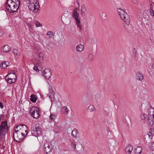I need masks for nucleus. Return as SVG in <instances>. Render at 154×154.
<instances>
[{
	"label": "nucleus",
	"instance_id": "nucleus-1",
	"mask_svg": "<svg viewBox=\"0 0 154 154\" xmlns=\"http://www.w3.org/2000/svg\"><path fill=\"white\" fill-rule=\"evenodd\" d=\"M26 5L30 11L34 12H37L39 8L38 1L37 0H27Z\"/></svg>",
	"mask_w": 154,
	"mask_h": 154
},
{
	"label": "nucleus",
	"instance_id": "nucleus-2",
	"mask_svg": "<svg viewBox=\"0 0 154 154\" xmlns=\"http://www.w3.org/2000/svg\"><path fill=\"white\" fill-rule=\"evenodd\" d=\"M6 9L8 11L11 13H13L16 11L19 6L14 3H12L10 0H7L6 4Z\"/></svg>",
	"mask_w": 154,
	"mask_h": 154
},
{
	"label": "nucleus",
	"instance_id": "nucleus-3",
	"mask_svg": "<svg viewBox=\"0 0 154 154\" xmlns=\"http://www.w3.org/2000/svg\"><path fill=\"white\" fill-rule=\"evenodd\" d=\"M8 126L7 122H3L0 126V139H3L5 138L6 133L8 132Z\"/></svg>",
	"mask_w": 154,
	"mask_h": 154
},
{
	"label": "nucleus",
	"instance_id": "nucleus-4",
	"mask_svg": "<svg viewBox=\"0 0 154 154\" xmlns=\"http://www.w3.org/2000/svg\"><path fill=\"white\" fill-rule=\"evenodd\" d=\"M117 11L119 14L120 16L121 19L127 25L130 23V20L129 16L125 13V11L120 8L117 9Z\"/></svg>",
	"mask_w": 154,
	"mask_h": 154
},
{
	"label": "nucleus",
	"instance_id": "nucleus-5",
	"mask_svg": "<svg viewBox=\"0 0 154 154\" xmlns=\"http://www.w3.org/2000/svg\"><path fill=\"white\" fill-rule=\"evenodd\" d=\"M42 129L41 126L38 124H37L33 126L31 131L32 135L37 137L38 136L41 134Z\"/></svg>",
	"mask_w": 154,
	"mask_h": 154
},
{
	"label": "nucleus",
	"instance_id": "nucleus-6",
	"mask_svg": "<svg viewBox=\"0 0 154 154\" xmlns=\"http://www.w3.org/2000/svg\"><path fill=\"white\" fill-rule=\"evenodd\" d=\"M28 129L26 126L23 124L19 125L16 126V128L14 130V131L21 132L22 134V132L25 131L26 133V135H27Z\"/></svg>",
	"mask_w": 154,
	"mask_h": 154
},
{
	"label": "nucleus",
	"instance_id": "nucleus-7",
	"mask_svg": "<svg viewBox=\"0 0 154 154\" xmlns=\"http://www.w3.org/2000/svg\"><path fill=\"white\" fill-rule=\"evenodd\" d=\"M30 115L33 118L37 119L40 116L39 110L37 107H32L30 110Z\"/></svg>",
	"mask_w": 154,
	"mask_h": 154
},
{
	"label": "nucleus",
	"instance_id": "nucleus-8",
	"mask_svg": "<svg viewBox=\"0 0 154 154\" xmlns=\"http://www.w3.org/2000/svg\"><path fill=\"white\" fill-rule=\"evenodd\" d=\"M52 149L53 146L51 143L46 142L45 143L44 146V151L46 154H48V153L51 151Z\"/></svg>",
	"mask_w": 154,
	"mask_h": 154
},
{
	"label": "nucleus",
	"instance_id": "nucleus-9",
	"mask_svg": "<svg viewBox=\"0 0 154 154\" xmlns=\"http://www.w3.org/2000/svg\"><path fill=\"white\" fill-rule=\"evenodd\" d=\"M22 132L14 131L13 133V137L15 140L17 142L20 141L23 139L21 136Z\"/></svg>",
	"mask_w": 154,
	"mask_h": 154
},
{
	"label": "nucleus",
	"instance_id": "nucleus-10",
	"mask_svg": "<svg viewBox=\"0 0 154 154\" xmlns=\"http://www.w3.org/2000/svg\"><path fill=\"white\" fill-rule=\"evenodd\" d=\"M43 74L46 79H48L51 76V72L49 68H47L44 70Z\"/></svg>",
	"mask_w": 154,
	"mask_h": 154
},
{
	"label": "nucleus",
	"instance_id": "nucleus-11",
	"mask_svg": "<svg viewBox=\"0 0 154 154\" xmlns=\"http://www.w3.org/2000/svg\"><path fill=\"white\" fill-rule=\"evenodd\" d=\"M11 50V47L8 45H5L2 47L1 50L2 51L5 53H7L9 52Z\"/></svg>",
	"mask_w": 154,
	"mask_h": 154
},
{
	"label": "nucleus",
	"instance_id": "nucleus-12",
	"mask_svg": "<svg viewBox=\"0 0 154 154\" xmlns=\"http://www.w3.org/2000/svg\"><path fill=\"white\" fill-rule=\"evenodd\" d=\"M133 149V147L131 146L130 145H127L125 149L126 154H131Z\"/></svg>",
	"mask_w": 154,
	"mask_h": 154
},
{
	"label": "nucleus",
	"instance_id": "nucleus-13",
	"mask_svg": "<svg viewBox=\"0 0 154 154\" xmlns=\"http://www.w3.org/2000/svg\"><path fill=\"white\" fill-rule=\"evenodd\" d=\"M72 135L75 138H79L80 135L78 131L76 129H74L72 132Z\"/></svg>",
	"mask_w": 154,
	"mask_h": 154
},
{
	"label": "nucleus",
	"instance_id": "nucleus-14",
	"mask_svg": "<svg viewBox=\"0 0 154 154\" xmlns=\"http://www.w3.org/2000/svg\"><path fill=\"white\" fill-rule=\"evenodd\" d=\"M8 76V75H7L5 77V79L6 81L10 84H12L14 83L16 80L14 79V78L12 79L11 78H7Z\"/></svg>",
	"mask_w": 154,
	"mask_h": 154
},
{
	"label": "nucleus",
	"instance_id": "nucleus-15",
	"mask_svg": "<svg viewBox=\"0 0 154 154\" xmlns=\"http://www.w3.org/2000/svg\"><path fill=\"white\" fill-rule=\"evenodd\" d=\"M136 78L137 80L141 81L143 79V76L142 73L139 71L136 73Z\"/></svg>",
	"mask_w": 154,
	"mask_h": 154
},
{
	"label": "nucleus",
	"instance_id": "nucleus-16",
	"mask_svg": "<svg viewBox=\"0 0 154 154\" xmlns=\"http://www.w3.org/2000/svg\"><path fill=\"white\" fill-rule=\"evenodd\" d=\"M75 23L77 26L79 28V30L81 31L82 30V23L79 19H75Z\"/></svg>",
	"mask_w": 154,
	"mask_h": 154
},
{
	"label": "nucleus",
	"instance_id": "nucleus-17",
	"mask_svg": "<svg viewBox=\"0 0 154 154\" xmlns=\"http://www.w3.org/2000/svg\"><path fill=\"white\" fill-rule=\"evenodd\" d=\"M78 8H75L73 11V16L75 20L78 19L79 17V14L77 12Z\"/></svg>",
	"mask_w": 154,
	"mask_h": 154
},
{
	"label": "nucleus",
	"instance_id": "nucleus-18",
	"mask_svg": "<svg viewBox=\"0 0 154 154\" xmlns=\"http://www.w3.org/2000/svg\"><path fill=\"white\" fill-rule=\"evenodd\" d=\"M69 111V110L66 106L62 107L61 109L62 113L64 114H67Z\"/></svg>",
	"mask_w": 154,
	"mask_h": 154
},
{
	"label": "nucleus",
	"instance_id": "nucleus-19",
	"mask_svg": "<svg viewBox=\"0 0 154 154\" xmlns=\"http://www.w3.org/2000/svg\"><path fill=\"white\" fill-rule=\"evenodd\" d=\"M37 61L41 63H42L43 62V54L42 53L39 54Z\"/></svg>",
	"mask_w": 154,
	"mask_h": 154
},
{
	"label": "nucleus",
	"instance_id": "nucleus-20",
	"mask_svg": "<svg viewBox=\"0 0 154 154\" xmlns=\"http://www.w3.org/2000/svg\"><path fill=\"white\" fill-rule=\"evenodd\" d=\"M9 63L8 61L3 62L0 65V67L2 69H5L8 66Z\"/></svg>",
	"mask_w": 154,
	"mask_h": 154
},
{
	"label": "nucleus",
	"instance_id": "nucleus-21",
	"mask_svg": "<svg viewBox=\"0 0 154 154\" xmlns=\"http://www.w3.org/2000/svg\"><path fill=\"white\" fill-rule=\"evenodd\" d=\"M84 49V46L83 45L80 44L77 45L76 47V49L78 52H81Z\"/></svg>",
	"mask_w": 154,
	"mask_h": 154
},
{
	"label": "nucleus",
	"instance_id": "nucleus-22",
	"mask_svg": "<svg viewBox=\"0 0 154 154\" xmlns=\"http://www.w3.org/2000/svg\"><path fill=\"white\" fill-rule=\"evenodd\" d=\"M8 76L7 78H14L15 80H17V76L14 72L10 73L8 74Z\"/></svg>",
	"mask_w": 154,
	"mask_h": 154
},
{
	"label": "nucleus",
	"instance_id": "nucleus-23",
	"mask_svg": "<svg viewBox=\"0 0 154 154\" xmlns=\"http://www.w3.org/2000/svg\"><path fill=\"white\" fill-rule=\"evenodd\" d=\"M148 113L149 115H152L154 114V108L152 106H150L148 109Z\"/></svg>",
	"mask_w": 154,
	"mask_h": 154
},
{
	"label": "nucleus",
	"instance_id": "nucleus-24",
	"mask_svg": "<svg viewBox=\"0 0 154 154\" xmlns=\"http://www.w3.org/2000/svg\"><path fill=\"white\" fill-rule=\"evenodd\" d=\"M37 99V97L36 95L32 94L30 96V100L33 103L35 102Z\"/></svg>",
	"mask_w": 154,
	"mask_h": 154
},
{
	"label": "nucleus",
	"instance_id": "nucleus-25",
	"mask_svg": "<svg viewBox=\"0 0 154 154\" xmlns=\"http://www.w3.org/2000/svg\"><path fill=\"white\" fill-rule=\"evenodd\" d=\"M38 42H35L34 44V48L37 51L40 49V45L39 44Z\"/></svg>",
	"mask_w": 154,
	"mask_h": 154
},
{
	"label": "nucleus",
	"instance_id": "nucleus-26",
	"mask_svg": "<svg viewBox=\"0 0 154 154\" xmlns=\"http://www.w3.org/2000/svg\"><path fill=\"white\" fill-rule=\"evenodd\" d=\"M154 123L152 119L149 118L147 120V124L150 127H152Z\"/></svg>",
	"mask_w": 154,
	"mask_h": 154
},
{
	"label": "nucleus",
	"instance_id": "nucleus-27",
	"mask_svg": "<svg viewBox=\"0 0 154 154\" xmlns=\"http://www.w3.org/2000/svg\"><path fill=\"white\" fill-rule=\"evenodd\" d=\"M88 111L89 112H92L94 110H95L96 109L93 105H90L87 108Z\"/></svg>",
	"mask_w": 154,
	"mask_h": 154
},
{
	"label": "nucleus",
	"instance_id": "nucleus-28",
	"mask_svg": "<svg viewBox=\"0 0 154 154\" xmlns=\"http://www.w3.org/2000/svg\"><path fill=\"white\" fill-rule=\"evenodd\" d=\"M75 143V140H73L72 142H71V146L72 149L79 151V150L78 149H76V145Z\"/></svg>",
	"mask_w": 154,
	"mask_h": 154
},
{
	"label": "nucleus",
	"instance_id": "nucleus-29",
	"mask_svg": "<svg viewBox=\"0 0 154 154\" xmlns=\"http://www.w3.org/2000/svg\"><path fill=\"white\" fill-rule=\"evenodd\" d=\"M142 149L141 146H138L136 149L135 152L136 154H140L142 152Z\"/></svg>",
	"mask_w": 154,
	"mask_h": 154
},
{
	"label": "nucleus",
	"instance_id": "nucleus-30",
	"mask_svg": "<svg viewBox=\"0 0 154 154\" xmlns=\"http://www.w3.org/2000/svg\"><path fill=\"white\" fill-rule=\"evenodd\" d=\"M47 35L49 36V37L50 38H53L54 35L53 32L51 31H48L47 33Z\"/></svg>",
	"mask_w": 154,
	"mask_h": 154
},
{
	"label": "nucleus",
	"instance_id": "nucleus-31",
	"mask_svg": "<svg viewBox=\"0 0 154 154\" xmlns=\"http://www.w3.org/2000/svg\"><path fill=\"white\" fill-rule=\"evenodd\" d=\"M13 53L14 56H17L20 54V53L17 49H14L13 50Z\"/></svg>",
	"mask_w": 154,
	"mask_h": 154
},
{
	"label": "nucleus",
	"instance_id": "nucleus-32",
	"mask_svg": "<svg viewBox=\"0 0 154 154\" xmlns=\"http://www.w3.org/2000/svg\"><path fill=\"white\" fill-rule=\"evenodd\" d=\"M94 59V56L92 54H90L88 57V59L89 61H92Z\"/></svg>",
	"mask_w": 154,
	"mask_h": 154
},
{
	"label": "nucleus",
	"instance_id": "nucleus-33",
	"mask_svg": "<svg viewBox=\"0 0 154 154\" xmlns=\"http://www.w3.org/2000/svg\"><path fill=\"white\" fill-rule=\"evenodd\" d=\"M10 1L11 2L12 1V3H14L17 5H20V1L19 0H10Z\"/></svg>",
	"mask_w": 154,
	"mask_h": 154
},
{
	"label": "nucleus",
	"instance_id": "nucleus-34",
	"mask_svg": "<svg viewBox=\"0 0 154 154\" xmlns=\"http://www.w3.org/2000/svg\"><path fill=\"white\" fill-rule=\"evenodd\" d=\"M137 55V51L135 48H134L133 50V56L135 58H136V56Z\"/></svg>",
	"mask_w": 154,
	"mask_h": 154
},
{
	"label": "nucleus",
	"instance_id": "nucleus-35",
	"mask_svg": "<svg viewBox=\"0 0 154 154\" xmlns=\"http://www.w3.org/2000/svg\"><path fill=\"white\" fill-rule=\"evenodd\" d=\"M81 11H82L81 14L82 15L86 11V9L84 6L81 7Z\"/></svg>",
	"mask_w": 154,
	"mask_h": 154
},
{
	"label": "nucleus",
	"instance_id": "nucleus-36",
	"mask_svg": "<svg viewBox=\"0 0 154 154\" xmlns=\"http://www.w3.org/2000/svg\"><path fill=\"white\" fill-rule=\"evenodd\" d=\"M147 115L145 114H142L140 115V117L141 119L144 120L146 119Z\"/></svg>",
	"mask_w": 154,
	"mask_h": 154
},
{
	"label": "nucleus",
	"instance_id": "nucleus-37",
	"mask_svg": "<svg viewBox=\"0 0 154 154\" xmlns=\"http://www.w3.org/2000/svg\"><path fill=\"white\" fill-rule=\"evenodd\" d=\"M34 23L35 24L36 26L37 27H39L41 26L40 23L39 22L37 21H35L34 22Z\"/></svg>",
	"mask_w": 154,
	"mask_h": 154
},
{
	"label": "nucleus",
	"instance_id": "nucleus-38",
	"mask_svg": "<svg viewBox=\"0 0 154 154\" xmlns=\"http://www.w3.org/2000/svg\"><path fill=\"white\" fill-rule=\"evenodd\" d=\"M50 118L51 119L54 120L55 119L56 116L54 114H51L50 115Z\"/></svg>",
	"mask_w": 154,
	"mask_h": 154
},
{
	"label": "nucleus",
	"instance_id": "nucleus-39",
	"mask_svg": "<svg viewBox=\"0 0 154 154\" xmlns=\"http://www.w3.org/2000/svg\"><path fill=\"white\" fill-rule=\"evenodd\" d=\"M150 13L152 16H154V11L152 9H150Z\"/></svg>",
	"mask_w": 154,
	"mask_h": 154
},
{
	"label": "nucleus",
	"instance_id": "nucleus-40",
	"mask_svg": "<svg viewBox=\"0 0 154 154\" xmlns=\"http://www.w3.org/2000/svg\"><path fill=\"white\" fill-rule=\"evenodd\" d=\"M131 1L135 5H137L138 4V0H131Z\"/></svg>",
	"mask_w": 154,
	"mask_h": 154
},
{
	"label": "nucleus",
	"instance_id": "nucleus-41",
	"mask_svg": "<svg viewBox=\"0 0 154 154\" xmlns=\"http://www.w3.org/2000/svg\"><path fill=\"white\" fill-rule=\"evenodd\" d=\"M49 92L50 93H51L52 94H53V90L51 87H49Z\"/></svg>",
	"mask_w": 154,
	"mask_h": 154
},
{
	"label": "nucleus",
	"instance_id": "nucleus-42",
	"mask_svg": "<svg viewBox=\"0 0 154 154\" xmlns=\"http://www.w3.org/2000/svg\"><path fill=\"white\" fill-rule=\"evenodd\" d=\"M150 149L151 150H153L154 149V142H153L151 146L150 147Z\"/></svg>",
	"mask_w": 154,
	"mask_h": 154
},
{
	"label": "nucleus",
	"instance_id": "nucleus-43",
	"mask_svg": "<svg viewBox=\"0 0 154 154\" xmlns=\"http://www.w3.org/2000/svg\"><path fill=\"white\" fill-rule=\"evenodd\" d=\"M33 69L34 70H35V71H39V70L38 69V67L37 66H35L33 68Z\"/></svg>",
	"mask_w": 154,
	"mask_h": 154
},
{
	"label": "nucleus",
	"instance_id": "nucleus-44",
	"mask_svg": "<svg viewBox=\"0 0 154 154\" xmlns=\"http://www.w3.org/2000/svg\"><path fill=\"white\" fill-rule=\"evenodd\" d=\"M149 136V138L150 139V140H151L152 137V134L150 133H149V134H148Z\"/></svg>",
	"mask_w": 154,
	"mask_h": 154
},
{
	"label": "nucleus",
	"instance_id": "nucleus-45",
	"mask_svg": "<svg viewBox=\"0 0 154 154\" xmlns=\"http://www.w3.org/2000/svg\"><path fill=\"white\" fill-rule=\"evenodd\" d=\"M25 131L22 132V134H21V136H22L23 138L26 135H25V134L24 133Z\"/></svg>",
	"mask_w": 154,
	"mask_h": 154
},
{
	"label": "nucleus",
	"instance_id": "nucleus-46",
	"mask_svg": "<svg viewBox=\"0 0 154 154\" xmlns=\"http://www.w3.org/2000/svg\"><path fill=\"white\" fill-rule=\"evenodd\" d=\"M0 106L1 109H3L4 107V106L2 103L1 102H0Z\"/></svg>",
	"mask_w": 154,
	"mask_h": 154
},
{
	"label": "nucleus",
	"instance_id": "nucleus-47",
	"mask_svg": "<svg viewBox=\"0 0 154 154\" xmlns=\"http://www.w3.org/2000/svg\"><path fill=\"white\" fill-rule=\"evenodd\" d=\"M152 69H154V64H153L152 66Z\"/></svg>",
	"mask_w": 154,
	"mask_h": 154
},
{
	"label": "nucleus",
	"instance_id": "nucleus-48",
	"mask_svg": "<svg viewBox=\"0 0 154 154\" xmlns=\"http://www.w3.org/2000/svg\"><path fill=\"white\" fill-rule=\"evenodd\" d=\"M5 146H2V149H5Z\"/></svg>",
	"mask_w": 154,
	"mask_h": 154
},
{
	"label": "nucleus",
	"instance_id": "nucleus-49",
	"mask_svg": "<svg viewBox=\"0 0 154 154\" xmlns=\"http://www.w3.org/2000/svg\"><path fill=\"white\" fill-rule=\"evenodd\" d=\"M108 134H109V135H110V134H111V132H110V131H109V132H108Z\"/></svg>",
	"mask_w": 154,
	"mask_h": 154
},
{
	"label": "nucleus",
	"instance_id": "nucleus-50",
	"mask_svg": "<svg viewBox=\"0 0 154 154\" xmlns=\"http://www.w3.org/2000/svg\"><path fill=\"white\" fill-rule=\"evenodd\" d=\"M151 116H152L153 118L154 119V114H153V115H152Z\"/></svg>",
	"mask_w": 154,
	"mask_h": 154
},
{
	"label": "nucleus",
	"instance_id": "nucleus-51",
	"mask_svg": "<svg viewBox=\"0 0 154 154\" xmlns=\"http://www.w3.org/2000/svg\"><path fill=\"white\" fill-rule=\"evenodd\" d=\"M51 95H49V97L50 98H51Z\"/></svg>",
	"mask_w": 154,
	"mask_h": 154
},
{
	"label": "nucleus",
	"instance_id": "nucleus-52",
	"mask_svg": "<svg viewBox=\"0 0 154 154\" xmlns=\"http://www.w3.org/2000/svg\"><path fill=\"white\" fill-rule=\"evenodd\" d=\"M152 6V4H151L150 5V8H151V6Z\"/></svg>",
	"mask_w": 154,
	"mask_h": 154
},
{
	"label": "nucleus",
	"instance_id": "nucleus-53",
	"mask_svg": "<svg viewBox=\"0 0 154 154\" xmlns=\"http://www.w3.org/2000/svg\"><path fill=\"white\" fill-rule=\"evenodd\" d=\"M146 143H149V142H147V141H146Z\"/></svg>",
	"mask_w": 154,
	"mask_h": 154
},
{
	"label": "nucleus",
	"instance_id": "nucleus-54",
	"mask_svg": "<svg viewBox=\"0 0 154 154\" xmlns=\"http://www.w3.org/2000/svg\"><path fill=\"white\" fill-rule=\"evenodd\" d=\"M48 49H50V48H48Z\"/></svg>",
	"mask_w": 154,
	"mask_h": 154
},
{
	"label": "nucleus",
	"instance_id": "nucleus-55",
	"mask_svg": "<svg viewBox=\"0 0 154 154\" xmlns=\"http://www.w3.org/2000/svg\"><path fill=\"white\" fill-rule=\"evenodd\" d=\"M26 23L27 25V26H28V23Z\"/></svg>",
	"mask_w": 154,
	"mask_h": 154
}]
</instances>
